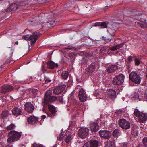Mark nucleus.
Wrapping results in <instances>:
<instances>
[{
    "mask_svg": "<svg viewBox=\"0 0 147 147\" xmlns=\"http://www.w3.org/2000/svg\"><path fill=\"white\" fill-rule=\"evenodd\" d=\"M9 137L8 138L7 140L9 143L19 140L21 136V135L20 133L15 131H10L9 133Z\"/></svg>",
    "mask_w": 147,
    "mask_h": 147,
    "instance_id": "nucleus-1",
    "label": "nucleus"
},
{
    "mask_svg": "<svg viewBox=\"0 0 147 147\" xmlns=\"http://www.w3.org/2000/svg\"><path fill=\"white\" fill-rule=\"evenodd\" d=\"M140 74L137 71H132L129 75V79L135 84H139L141 82Z\"/></svg>",
    "mask_w": 147,
    "mask_h": 147,
    "instance_id": "nucleus-2",
    "label": "nucleus"
},
{
    "mask_svg": "<svg viewBox=\"0 0 147 147\" xmlns=\"http://www.w3.org/2000/svg\"><path fill=\"white\" fill-rule=\"evenodd\" d=\"M134 114L138 117V121L140 123H144L147 120V113L140 112L138 109H136Z\"/></svg>",
    "mask_w": 147,
    "mask_h": 147,
    "instance_id": "nucleus-3",
    "label": "nucleus"
},
{
    "mask_svg": "<svg viewBox=\"0 0 147 147\" xmlns=\"http://www.w3.org/2000/svg\"><path fill=\"white\" fill-rule=\"evenodd\" d=\"M89 130L88 128L83 127L80 128L78 132V136L82 139H85L89 135Z\"/></svg>",
    "mask_w": 147,
    "mask_h": 147,
    "instance_id": "nucleus-4",
    "label": "nucleus"
},
{
    "mask_svg": "<svg viewBox=\"0 0 147 147\" xmlns=\"http://www.w3.org/2000/svg\"><path fill=\"white\" fill-rule=\"evenodd\" d=\"M125 76L123 74H120L116 76L113 79V83L115 85H120L124 81Z\"/></svg>",
    "mask_w": 147,
    "mask_h": 147,
    "instance_id": "nucleus-5",
    "label": "nucleus"
},
{
    "mask_svg": "<svg viewBox=\"0 0 147 147\" xmlns=\"http://www.w3.org/2000/svg\"><path fill=\"white\" fill-rule=\"evenodd\" d=\"M118 124L121 128L125 129H127L130 128L129 122L124 119H121L119 120Z\"/></svg>",
    "mask_w": 147,
    "mask_h": 147,
    "instance_id": "nucleus-6",
    "label": "nucleus"
},
{
    "mask_svg": "<svg viewBox=\"0 0 147 147\" xmlns=\"http://www.w3.org/2000/svg\"><path fill=\"white\" fill-rule=\"evenodd\" d=\"M14 88L11 85L4 84L0 88V92L3 94H5L12 90Z\"/></svg>",
    "mask_w": 147,
    "mask_h": 147,
    "instance_id": "nucleus-7",
    "label": "nucleus"
},
{
    "mask_svg": "<svg viewBox=\"0 0 147 147\" xmlns=\"http://www.w3.org/2000/svg\"><path fill=\"white\" fill-rule=\"evenodd\" d=\"M48 107L49 112L47 113L48 116L52 118L56 115V113L57 112L56 108L53 105H48Z\"/></svg>",
    "mask_w": 147,
    "mask_h": 147,
    "instance_id": "nucleus-8",
    "label": "nucleus"
},
{
    "mask_svg": "<svg viewBox=\"0 0 147 147\" xmlns=\"http://www.w3.org/2000/svg\"><path fill=\"white\" fill-rule=\"evenodd\" d=\"M99 134L101 137L106 139H109L112 136V133L106 130H100L99 132Z\"/></svg>",
    "mask_w": 147,
    "mask_h": 147,
    "instance_id": "nucleus-9",
    "label": "nucleus"
},
{
    "mask_svg": "<svg viewBox=\"0 0 147 147\" xmlns=\"http://www.w3.org/2000/svg\"><path fill=\"white\" fill-rule=\"evenodd\" d=\"M78 96L81 102L86 101L88 98L87 95L83 89L80 90L78 94Z\"/></svg>",
    "mask_w": 147,
    "mask_h": 147,
    "instance_id": "nucleus-10",
    "label": "nucleus"
},
{
    "mask_svg": "<svg viewBox=\"0 0 147 147\" xmlns=\"http://www.w3.org/2000/svg\"><path fill=\"white\" fill-rule=\"evenodd\" d=\"M23 38L26 40H29L31 41L32 43L31 45L33 46L34 44H35L36 41V38L32 34L29 36V35H24L22 36Z\"/></svg>",
    "mask_w": 147,
    "mask_h": 147,
    "instance_id": "nucleus-11",
    "label": "nucleus"
},
{
    "mask_svg": "<svg viewBox=\"0 0 147 147\" xmlns=\"http://www.w3.org/2000/svg\"><path fill=\"white\" fill-rule=\"evenodd\" d=\"M96 67V63L95 62L92 63L89 66L86 71V74L90 75L92 74L95 71V68Z\"/></svg>",
    "mask_w": 147,
    "mask_h": 147,
    "instance_id": "nucleus-12",
    "label": "nucleus"
},
{
    "mask_svg": "<svg viewBox=\"0 0 147 147\" xmlns=\"http://www.w3.org/2000/svg\"><path fill=\"white\" fill-rule=\"evenodd\" d=\"M24 107L25 110L30 113H32L34 109V106L29 102H27L25 104Z\"/></svg>",
    "mask_w": 147,
    "mask_h": 147,
    "instance_id": "nucleus-13",
    "label": "nucleus"
},
{
    "mask_svg": "<svg viewBox=\"0 0 147 147\" xmlns=\"http://www.w3.org/2000/svg\"><path fill=\"white\" fill-rule=\"evenodd\" d=\"M65 87V85L58 86L54 89L53 92L54 94H60L64 90Z\"/></svg>",
    "mask_w": 147,
    "mask_h": 147,
    "instance_id": "nucleus-14",
    "label": "nucleus"
},
{
    "mask_svg": "<svg viewBox=\"0 0 147 147\" xmlns=\"http://www.w3.org/2000/svg\"><path fill=\"white\" fill-rule=\"evenodd\" d=\"M119 67L116 64H111L107 67V71L109 73H113L118 69Z\"/></svg>",
    "mask_w": 147,
    "mask_h": 147,
    "instance_id": "nucleus-15",
    "label": "nucleus"
},
{
    "mask_svg": "<svg viewBox=\"0 0 147 147\" xmlns=\"http://www.w3.org/2000/svg\"><path fill=\"white\" fill-rule=\"evenodd\" d=\"M20 4V3L18 2L12 3L10 6L6 9V12H10L13 10L16 9L18 8H19V5Z\"/></svg>",
    "mask_w": 147,
    "mask_h": 147,
    "instance_id": "nucleus-16",
    "label": "nucleus"
},
{
    "mask_svg": "<svg viewBox=\"0 0 147 147\" xmlns=\"http://www.w3.org/2000/svg\"><path fill=\"white\" fill-rule=\"evenodd\" d=\"M12 114L17 117V116L22 115L21 109L18 107H14L12 111Z\"/></svg>",
    "mask_w": 147,
    "mask_h": 147,
    "instance_id": "nucleus-17",
    "label": "nucleus"
},
{
    "mask_svg": "<svg viewBox=\"0 0 147 147\" xmlns=\"http://www.w3.org/2000/svg\"><path fill=\"white\" fill-rule=\"evenodd\" d=\"M57 99V97H56L51 96L45 99H44V103H46L47 104H49L55 101Z\"/></svg>",
    "mask_w": 147,
    "mask_h": 147,
    "instance_id": "nucleus-18",
    "label": "nucleus"
},
{
    "mask_svg": "<svg viewBox=\"0 0 147 147\" xmlns=\"http://www.w3.org/2000/svg\"><path fill=\"white\" fill-rule=\"evenodd\" d=\"M46 63L47 65V68L48 69H53L55 67H58V65L57 63H55L52 61H48Z\"/></svg>",
    "mask_w": 147,
    "mask_h": 147,
    "instance_id": "nucleus-19",
    "label": "nucleus"
},
{
    "mask_svg": "<svg viewBox=\"0 0 147 147\" xmlns=\"http://www.w3.org/2000/svg\"><path fill=\"white\" fill-rule=\"evenodd\" d=\"M89 142L90 147H98L99 146V141L96 139H91Z\"/></svg>",
    "mask_w": 147,
    "mask_h": 147,
    "instance_id": "nucleus-20",
    "label": "nucleus"
},
{
    "mask_svg": "<svg viewBox=\"0 0 147 147\" xmlns=\"http://www.w3.org/2000/svg\"><path fill=\"white\" fill-rule=\"evenodd\" d=\"M90 127L92 132H96L99 129V126L98 124L95 122L91 124L90 125Z\"/></svg>",
    "mask_w": 147,
    "mask_h": 147,
    "instance_id": "nucleus-21",
    "label": "nucleus"
},
{
    "mask_svg": "<svg viewBox=\"0 0 147 147\" xmlns=\"http://www.w3.org/2000/svg\"><path fill=\"white\" fill-rule=\"evenodd\" d=\"M105 147H115V142L112 140L105 141Z\"/></svg>",
    "mask_w": 147,
    "mask_h": 147,
    "instance_id": "nucleus-22",
    "label": "nucleus"
},
{
    "mask_svg": "<svg viewBox=\"0 0 147 147\" xmlns=\"http://www.w3.org/2000/svg\"><path fill=\"white\" fill-rule=\"evenodd\" d=\"M27 120L29 124H34L38 121V119L34 116H31L27 118Z\"/></svg>",
    "mask_w": 147,
    "mask_h": 147,
    "instance_id": "nucleus-23",
    "label": "nucleus"
},
{
    "mask_svg": "<svg viewBox=\"0 0 147 147\" xmlns=\"http://www.w3.org/2000/svg\"><path fill=\"white\" fill-rule=\"evenodd\" d=\"M108 23L107 22H96L94 24V26H100V28H107Z\"/></svg>",
    "mask_w": 147,
    "mask_h": 147,
    "instance_id": "nucleus-24",
    "label": "nucleus"
},
{
    "mask_svg": "<svg viewBox=\"0 0 147 147\" xmlns=\"http://www.w3.org/2000/svg\"><path fill=\"white\" fill-rule=\"evenodd\" d=\"M124 43H122L117 44V45L114 46H112L109 48L108 51H109L110 50L112 51H114L120 49V48L123 47L124 45Z\"/></svg>",
    "mask_w": 147,
    "mask_h": 147,
    "instance_id": "nucleus-25",
    "label": "nucleus"
},
{
    "mask_svg": "<svg viewBox=\"0 0 147 147\" xmlns=\"http://www.w3.org/2000/svg\"><path fill=\"white\" fill-rule=\"evenodd\" d=\"M116 92L112 89H110L109 91L108 95L109 97L112 99H113L116 97Z\"/></svg>",
    "mask_w": 147,
    "mask_h": 147,
    "instance_id": "nucleus-26",
    "label": "nucleus"
},
{
    "mask_svg": "<svg viewBox=\"0 0 147 147\" xmlns=\"http://www.w3.org/2000/svg\"><path fill=\"white\" fill-rule=\"evenodd\" d=\"M138 98L140 100L147 101V90L145 93H141L139 95Z\"/></svg>",
    "mask_w": 147,
    "mask_h": 147,
    "instance_id": "nucleus-27",
    "label": "nucleus"
},
{
    "mask_svg": "<svg viewBox=\"0 0 147 147\" xmlns=\"http://www.w3.org/2000/svg\"><path fill=\"white\" fill-rule=\"evenodd\" d=\"M10 115V113L9 111L5 110L3 111L1 115V117L3 119H5Z\"/></svg>",
    "mask_w": 147,
    "mask_h": 147,
    "instance_id": "nucleus-28",
    "label": "nucleus"
},
{
    "mask_svg": "<svg viewBox=\"0 0 147 147\" xmlns=\"http://www.w3.org/2000/svg\"><path fill=\"white\" fill-rule=\"evenodd\" d=\"M120 130L116 129L113 131L112 134L114 137L117 138L120 135Z\"/></svg>",
    "mask_w": 147,
    "mask_h": 147,
    "instance_id": "nucleus-29",
    "label": "nucleus"
},
{
    "mask_svg": "<svg viewBox=\"0 0 147 147\" xmlns=\"http://www.w3.org/2000/svg\"><path fill=\"white\" fill-rule=\"evenodd\" d=\"M20 4L19 5V8H22V6H25L28 4V2L27 1H24L23 0L21 2H18Z\"/></svg>",
    "mask_w": 147,
    "mask_h": 147,
    "instance_id": "nucleus-30",
    "label": "nucleus"
},
{
    "mask_svg": "<svg viewBox=\"0 0 147 147\" xmlns=\"http://www.w3.org/2000/svg\"><path fill=\"white\" fill-rule=\"evenodd\" d=\"M69 73L68 71L63 72L61 74V76L63 79H66L68 77Z\"/></svg>",
    "mask_w": 147,
    "mask_h": 147,
    "instance_id": "nucleus-31",
    "label": "nucleus"
},
{
    "mask_svg": "<svg viewBox=\"0 0 147 147\" xmlns=\"http://www.w3.org/2000/svg\"><path fill=\"white\" fill-rule=\"evenodd\" d=\"M45 94V95L44 99H45L48 97L51 96L52 94V92L50 90H48L46 91Z\"/></svg>",
    "mask_w": 147,
    "mask_h": 147,
    "instance_id": "nucleus-32",
    "label": "nucleus"
},
{
    "mask_svg": "<svg viewBox=\"0 0 147 147\" xmlns=\"http://www.w3.org/2000/svg\"><path fill=\"white\" fill-rule=\"evenodd\" d=\"M138 131L137 129H133L131 131L132 134L134 135V136H137L138 135Z\"/></svg>",
    "mask_w": 147,
    "mask_h": 147,
    "instance_id": "nucleus-33",
    "label": "nucleus"
},
{
    "mask_svg": "<svg viewBox=\"0 0 147 147\" xmlns=\"http://www.w3.org/2000/svg\"><path fill=\"white\" fill-rule=\"evenodd\" d=\"M41 69L43 71V73L47 72V73L50 72H48L47 71V68L45 66V65L44 62H43V64L42 65Z\"/></svg>",
    "mask_w": 147,
    "mask_h": 147,
    "instance_id": "nucleus-34",
    "label": "nucleus"
},
{
    "mask_svg": "<svg viewBox=\"0 0 147 147\" xmlns=\"http://www.w3.org/2000/svg\"><path fill=\"white\" fill-rule=\"evenodd\" d=\"M134 61L135 65L136 66H138L141 62V61L138 58H136Z\"/></svg>",
    "mask_w": 147,
    "mask_h": 147,
    "instance_id": "nucleus-35",
    "label": "nucleus"
},
{
    "mask_svg": "<svg viewBox=\"0 0 147 147\" xmlns=\"http://www.w3.org/2000/svg\"><path fill=\"white\" fill-rule=\"evenodd\" d=\"M134 57L132 56H129L127 58V63L131 64V62H132L133 61Z\"/></svg>",
    "mask_w": 147,
    "mask_h": 147,
    "instance_id": "nucleus-36",
    "label": "nucleus"
},
{
    "mask_svg": "<svg viewBox=\"0 0 147 147\" xmlns=\"http://www.w3.org/2000/svg\"><path fill=\"white\" fill-rule=\"evenodd\" d=\"M15 127V126L14 124H11L7 127V129L8 130H13Z\"/></svg>",
    "mask_w": 147,
    "mask_h": 147,
    "instance_id": "nucleus-37",
    "label": "nucleus"
},
{
    "mask_svg": "<svg viewBox=\"0 0 147 147\" xmlns=\"http://www.w3.org/2000/svg\"><path fill=\"white\" fill-rule=\"evenodd\" d=\"M71 136L70 135L67 136L65 139V142L67 143H69L71 141Z\"/></svg>",
    "mask_w": 147,
    "mask_h": 147,
    "instance_id": "nucleus-38",
    "label": "nucleus"
},
{
    "mask_svg": "<svg viewBox=\"0 0 147 147\" xmlns=\"http://www.w3.org/2000/svg\"><path fill=\"white\" fill-rule=\"evenodd\" d=\"M93 54L89 52H86L84 54V56L85 57H90L92 56Z\"/></svg>",
    "mask_w": 147,
    "mask_h": 147,
    "instance_id": "nucleus-39",
    "label": "nucleus"
},
{
    "mask_svg": "<svg viewBox=\"0 0 147 147\" xmlns=\"http://www.w3.org/2000/svg\"><path fill=\"white\" fill-rule=\"evenodd\" d=\"M44 80H45V84H47L51 81V79L45 76H44Z\"/></svg>",
    "mask_w": 147,
    "mask_h": 147,
    "instance_id": "nucleus-40",
    "label": "nucleus"
},
{
    "mask_svg": "<svg viewBox=\"0 0 147 147\" xmlns=\"http://www.w3.org/2000/svg\"><path fill=\"white\" fill-rule=\"evenodd\" d=\"M143 143L145 147H147V137H145L143 139Z\"/></svg>",
    "mask_w": 147,
    "mask_h": 147,
    "instance_id": "nucleus-41",
    "label": "nucleus"
},
{
    "mask_svg": "<svg viewBox=\"0 0 147 147\" xmlns=\"http://www.w3.org/2000/svg\"><path fill=\"white\" fill-rule=\"evenodd\" d=\"M107 31L108 32L109 34L113 36H115V30H111L109 32L108 30H107Z\"/></svg>",
    "mask_w": 147,
    "mask_h": 147,
    "instance_id": "nucleus-42",
    "label": "nucleus"
},
{
    "mask_svg": "<svg viewBox=\"0 0 147 147\" xmlns=\"http://www.w3.org/2000/svg\"><path fill=\"white\" fill-rule=\"evenodd\" d=\"M111 39H112V38L110 39V38H107V39H101V40H101V41L102 42V44L103 45L105 44L106 43H107V40H109L110 41L111 40Z\"/></svg>",
    "mask_w": 147,
    "mask_h": 147,
    "instance_id": "nucleus-43",
    "label": "nucleus"
},
{
    "mask_svg": "<svg viewBox=\"0 0 147 147\" xmlns=\"http://www.w3.org/2000/svg\"><path fill=\"white\" fill-rule=\"evenodd\" d=\"M57 98H58V100L61 103H63V100L62 96H58Z\"/></svg>",
    "mask_w": 147,
    "mask_h": 147,
    "instance_id": "nucleus-44",
    "label": "nucleus"
},
{
    "mask_svg": "<svg viewBox=\"0 0 147 147\" xmlns=\"http://www.w3.org/2000/svg\"><path fill=\"white\" fill-rule=\"evenodd\" d=\"M12 56L11 55V57H10L9 58H7L6 59V61H5V63H9V64H11L13 63H11V56Z\"/></svg>",
    "mask_w": 147,
    "mask_h": 147,
    "instance_id": "nucleus-45",
    "label": "nucleus"
},
{
    "mask_svg": "<svg viewBox=\"0 0 147 147\" xmlns=\"http://www.w3.org/2000/svg\"><path fill=\"white\" fill-rule=\"evenodd\" d=\"M64 136L63 134L62 133H61L59 135L58 137H57V138L60 141L62 140L64 138Z\"/></svg>",
    "mask_w": 147,
    "mask_h": 147,
    "instance_id": "nucleus-46",
    "label": "nucleus"
},
{
    "mask_svg": "<svg viewBox=\"0 0 147 147\" xmlns=\"http://www.w3.org/2000/svg\"><path fill=\"white\" fill-rule=\"evenodd\" d=\"M55 24V21L54 20H52L48 23L47 25H49V24L51 25H53Z\"/></svg>",
    "mask_w": 147,
    "mask_h": 147,
    "instance_id": "nucleus-47",
    "label": "nucleus"
},
{
    "mask_svg": "<svg viewBox=\"0 0 147 147\" xmlns=\"http://www.w3.org/2000/svg\"><path fill=\"white\" fill-rule=\"evenodd\" d=\"M42 105L43 106V107L42 109V110L43 112H45L46 111V110H45V108L48 106V105L46 103H44V102H42Z\"/></svg>",
    "mask_w": 147,
    "mask_h": 147,
    "instance_id": "nucleus-48",
    "label": "nucleus"
},
{
    "mask_svg": "<svg viewBox=\"0 0 147 147\" xmlns=\"http://www.w3.org/2000/svg\"><path fill=\"white\" fill-rule=\"evenodd\" d=\"M36 32L32 34L33 35H34L35 37V38H36V40H37L38 38H39L40 35H41V34H35Z\"/></svg>",
    "mask_w": 147,
    "mask_h": 147,
    "instance_id": "nucleus-49",
    "label": "nucleus"
},
{
    "mask_svg": "<svg viewBox=\"0 0 147 147\" xmlns=\"http://www.w3.org/2000/svg\"><path fill=\"white\" fill-rule=\"evenodd\" d=\"M83 147H90L89 144V141L87 142H86L84 143Z\"/></svg>",
    "mask_w": 147,
    "mask_h": 147,
    "instance_id": "nucleus-50",
    "label": "nucleus"
},
{
    "mask_svg": "<svg viewBox=\"0 0 147 147\" xmlns=\"http://www.w3.org/2000/svg\"><path fill=\"white\" fill-rule=\"evenodd\" d=\"M126 68L128 70H130L131 69V64H128L127 63V64L126 65Z\"/></svg>",
    "mask_w": 147,
    "mask_h": 147,
    "instance_id": "nucleus-51",
    "label": "nucleus"
},
{
    "mask_svg": "<svg viewBox=\"0 0 147 147\" xmlns=\"http://www.w3.org/2000/svg\"><path fill=\"white\" fill-rule=\"evenodd\" d=\"M96 43L97 44H98V46H100L103 45L100 40H97Z\"/></svg>",
    "mask_w": 147,
    "mask_h": 147,
    "instance_id": "nucleus-52",
    "label": "nucleus"
},
{
    "mask_svg": "<svg viewBox=\"0 0 147 147\" xmlns=\"http://www.w3.org/2000/svg\"><path fill=\"white\" fill-rule=\"evenodd\" d=\"M123 112V110L122 109H120L119 110H117L115 112V113L117 114H121Z\"/></svg>",
    "mask_w": 147,
    "mask_h": 147,
    "instance_id": "nucleus-53",
    "label": "nucleus"
},
{
    "mask_svg": "<svg viewBox=\"0 0 147 147\" xmlns=\"http://www.w3.org/2000/svg\"><path fill=\"white\" fill-rule=\"evenodd\" d=\"M107 47H102V48L100 49V51L101 52H103L104 51H109L108 50V49L107 50Z\"/></svg>",
    "mask_w": 147,
    "mask_h": 147,
    "instance_id": "nucleus-54",
    "label": "nucleus"
},
{
    "mask_svg": "<svg viewBox=\"0 0 147 147\" xmlns=\"http://www.w3.org/2000/svg\"><path fill=\"white\" fill-rule=\"evenodd\" d=\"M32 146L33 147H41V146L40 145H39L35 143L32 144Z\"/></svg>",
    "mask_w": 147,
    "mask_h": 147,
    "instance_id": "nucleus-55",
    "label": "nucleus"
},
{
    "mask_svg": "<svg viewBox=\"0 0 147 147\" xmlns=\"http://www.w3.org/2000/svg\"><path fill=\"white\" fill-rule=\"evenodd\" d=\"M7 98L5 96H4L3 97H2V102H6V100Z\"/></svg>",
    "mask_w": 147,
    "mask_h": 147,
    "instance_id": "nucleus-56",
    "label": "nucleus"
},
{
    "mask_svg": "<svg viewBox=\"0 0 147 147\" xmlns=\"http://www.w3.org/2000/svg\"><path fill=\"white\" fill-rule=\"evenodd\" d=\"M76 80L78 82H82V80L81 78H77L76 79Z\"/></svg>",
    "mask_w": 147,
    "mask_h": 147,
    "instance_id": "nucleus-57",
    "label": "nucleus"
},
{
    "mask_svg": "<svg viewBox=\"0 0 147 147\" xmlns=\"http://www.w3.org/2000/svg\"><path fill=\"white\" fill-rule=\"evenodd\" d=\"M69 56L70 57H73V54L72 53H69Z\"/></svg>",
    "mask_w": 147,
    "mask_h": 147,
    "instance_id": "nucleus-58",
    "label": "nucleus"
},
{
    "mask_svg": "<svg viewBox=\"0 0 147 147\" xmlns=\"http://www.w3.org/2000/svg\"><path fill=\"white\" fill-rule=\"evenodd\" d=\"M139 25L142 28L144 27V25L141 23H139Z\"/></svg>",
    "mask_w": 147,
    "mask_h": 147,
    "instance_id": "nucleus-59",
    "label": "nucleus"
},
{
    "mask_svg": "<svg viewBox=\"0 0 147 147\" xmlns=\"http://www.w3.org/2000/svg\"><path fill=\"white\" fill-rule=\"evenodd\" d=\"M46 118V116L45 115H43L41 116V118L42 119H44Z\"/></svg>",
    "mask_w": 147,
    "mask_h": 147,
    "instance_id": "nucleus-60",
    "label": "nucleus"
},
{
    "mask_svg": "<svg viewBox=\"0 0 147 147\" xmlns=\"http://www.w3.org/2000/svg\"><path fill=\"white\" fill-rule=\"evenodd\" d=\"M65 49H69V50H72V48L68 47L66 48Z\"/></svg>",
    "mask_w": 147,
    "mask_h": 147,
    "instance_id": "nucleus-61",
    "label": "nucleus"
},
{
    "mask_svg": "<svg viewBox=\"0 0 147 147\" xmlns=\"http://www.w3.org/2000/svg\"><path fill=\"white\" fill-rule=\"evenodd\" d=\"M72 54H73V57H74L76 55V53H72Z\"/></svg>",
    "mask_w": 147,
    "mask_h": 147,
    "instance_id": "nucleus-62",
    "label": "nucleus"
},
{
    "mask_svg": "<svg viewBox=\"0 0 147 147\" xmlns=\"http://www.w3.org/2000/svg\"><path fill=\"white\" fill-rule=\"evenodd\" d=\"M137 147H144L142 145H139Z\"/></svg>",
    "mask_w": 147,
    "mask_h": 147,
    "instance_id": "nucleus-63",
    "label": "nucleus"
},
{
    "mask_svg": "<svg viewBox=\"0 0 147 147\" xmlns=\"http://www.w3.org/2000/svg\"><path fill=\"white\" fill-rule=\"evenodd\" d=\"M15 43L16 44L18 45V41H16L15 42Z\"/></svg>",
    "mask_w": 147,
    "mask_h": 147,
    "instance_id": "nucleus-64",
    "label": "nucleus"
}]
</instances>
